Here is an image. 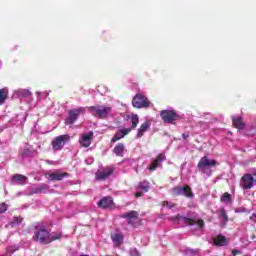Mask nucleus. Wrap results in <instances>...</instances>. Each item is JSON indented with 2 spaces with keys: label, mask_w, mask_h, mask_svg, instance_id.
<instances>
[{
  "label": "nucleus",
  "mask_w": 256,
  "mask_h": 256,
  "mask_svg": "<svg viewBox=\"0 0 256 256\" xmlns=\"http://www.w3.org/2000/svg\"><path fill=\"white\" fill-rule=\"evenodd\" d=\"M217 162L215 160H209L206 156L202 157L198 163L197 168L199 171H203L205 173L206 169H210V167H215Z\"/></svg>",
  "instance_id": "nucleus-8"
},
{
  "label": "nucleus",
  "mask_w": 256,
  "mask_h": 256,
  "mask_svg": "<svg viewBox=\"0 0 256 256\" xmlns=\"http://www.w3.org/2000/svg\"><path fill=\"white\" fill-rule=\"evenodd\" d=\"M2 119H4V117H0V121H2Z\"/></svg>",
  "instance_id": "nucleus-44"
},
{
  "label": "nucleus",
  "mask_w": 256,
  "mask_h": 256,
  "mask_svg": "<svg viewBox=\"0 0 256 256\" xmlns=\"http://www.w3.org/2000/svg\"><path fill=\"white\" fill-rule=\"evenodd\" d=\"M138 189L144 191V193H147V191H149V182H140L138 184Z\"/></svg>",
  "instance_id": "nucleus-29"
},
{
  "label": "nucleus",
  "mask_w": 256,
  "mask_h": 256,
  "mask_svg": "<svg viewBox=\"0 0 256 256\" xmlns=\"http://www.w3.org/2000/svg\"><path fill=\"white\" fill-rule=\"evenodd\" d=\"M8 96H9V89L7 88L0 89V105L5 104V101H7Z\"/></svg>",
  "instance_id": "nucleus-22"
},
{
  "label": "nucleus",
  "mask_w": 256,
  "mask_h": 256,
  "mask_svg": "<svg viewBox=\"0 0 256 256\" xmlns=\"http://www.w3.org/2000/svg\"><path fill=\"white\" fill-rule=\"evenodd\" d=\"M130 255L131 256H141V254H139V251L135 248L130 250Z\"/></svg>",
  "instance_id": "nucleus-33"
},
{
  "label": "nucleus",
  "mask_w": 256,
  "mask_h": 256,
  "mask_svg": "<svg viewBox=\"0 0 256 256\" xmlns=\"http://www.w3.org/2000/svg\"><path fill=\"white\" fill-rule=\"evenodd\" d=\"M113 174V167H106L104 169L98 170L96 172V179L97 181H105L107 177Z\"/></svg>",
  "instance_id": "nucleus-11"
},
{
  "label": "nucleus",
  "mask_w": 256,
  "mask_h": 256,
  "mask_svg": "<svg viewBox=\"0 0 256 256\" xmlns=\"http://www.w3.org/2000/svg\"><path fill=\"white\" fill-rule=\"evenodd\" d=\"M131 123H132V129H135L137 125H139V116L137 114H133L130 117Z\"/></svg>",
  "instance_id": "nucleus-27"
},
{
  "label": "nucleus",
  "mask_w": 256,
  "mask_h": 256,
  "mask_svg": "<svg viewBox=\"0 0 256 256\" xmlns=\"http://www.w3.org/2000/svg\"><path fill=\"white\" fill-rule=\"evenodd\" d=\"M7 127H9V122L7 124H5L4 126L0 127V133L5 131V129H7Z\"/></svg>",
  "instance_id": "nucleus-39"
},
{
  "label": "nucleus",
  "mask_w": 256,
  "mask_h": 256,
  "mask_svg": "<svg viewBox=\"0 0 256 256\" xmlns=\"http://www.w3.org/2000/svg\"><path fill=\"white\" fill-rule=\"evenodd\" d=\"M222 203H225L226 205H229L231 203V194L229 193H224L220 199Z\"/></svg>",
  "instance_id": "nucleus-28"
},
{
  "label": "nucleus",
  "mask_w": 256,
  "mask_h": 256,
  "mask_svg": "<svg viewBox=\"0 0 256 256\" xmlns=\"http://www.w3.org/2000/svg\"><path fill=\"white\" fill-rule=\"evenodd\" d=\"M95 161V159H93V157H88V158H86V160H85V163H86V165H93V162Z\"/></svg>",
  "instance_id": "nucleus-34"
},
{
  "label": "nucleus",
  "mask_w": 256,
  "mask_h": 256,
  "mask_svg": "<svg viewBox=\"0 0 256 256\" xmlns=\"http://www.w3.org/2000/svg\"><path fill=\"white\" fill-rule=\"evenodd\" d=\"M242 189H253L255 186V178L251 174H245L240 181Z\"/></svg>",
  "instance_id": "nucleus-9"
},
{
  "label": "nucleus",
  "mask_w": 256,
  "mask_h": 256,
  "mask_svg": "<svg viewBox=\"0 0 256 256\" xmlns=\"http://www.w3.org/2000/svg\"><path fill=\"white\" fill-rule=\"evenodd\" d=\"M93 139V132L88 134H82L79 140L81 147H89L91 145V141Z\"/></svg>",
  "instance_id": "nucleus-13"
},
{
  "label": "nucleus",
  "mask_w": 256,
  "mask_h": 256,
  "mask_svg": "<svg viewBox=\"0 0 256 256\" xmlns=\"http://www.w3.org/2000/svg\"><path fill=\"white\" fill-rule=\"evenodd\" d=\"M38 95V99H45V97H47V93H43V92H37L36 93Z\"/></svg>",
  "instance_id": "nucleus-36"
},
{
  "label": "nucleus",
  "mask_w": 256,
  "mask_h": 256,
  "mask_svg": "<svg viewBox=\"0 0 256 256\" xmlns=\"http://www.w3.org/2000/svg\"><path fill=\"white\" fill-rule=\"evenodd\" d=\"M112 242L114 243L115 247H119L123 243V233L121 232H114L111 234Z\"/></svg>",
  "instance_id": "nucleus-16"
},
{
  "label": "nucleus",
  "mask_w": 256,
  "mask_h": 256,
  "mask_svg": "<svg viewBox=\"0 0 256 256\" xmlns=\"http://www.w3.org/2000/svg\"><path fill=\"white\" fill-rule=\"evenodd\" d=\"M254 177H256V170L253 172Z\"/></svg>",
  "instance_id": "nucleus-43"
},
{
  "label": "nucleus",
  "mask_w": 256,
  "mask_h": 256,
  "mask_svg": "<svg viewBox=\"0 0 256 256\" xmlns=\"http://www.w3.org/2000/svg\"><path fill=\"white\" fill-rule=\"evenodd\" d=\"M23 223V218L21 216H15L13 219L10 221L9 225L11 227H17V225H21Z\"/></svg>",
  "instance_id": "nucleus-26"
},
{
  "label": "nucleus",
  "mask_w": 256,
  "mask_h": 256,
  "mask_svg": "<svg viewBox=\"0 0 256 256\" xmlns=\"http://www.w3.org/2000/svg\"><path fill=\"white\" fill-rule=\"evenodd\" d=\"M81 113H85V108L80 107V108H76L74 110H70L69 116L65 120V124L73 125V123L77 121V119L79 118V115Z\"/></svg>",
  "instance_id": "nucleus-7"
},
{
  "label": "nucleus",
  "mask_w": 256,
  "mask_h": 256,
  "mask_svg": "<svg viewBox=\"0 0 256 256\" xmlns=\"http://www.w3.org/2000/svg\"><path fill=\"white\" fill-rule=\"evenodd\" d=\"M122 219H126L128 223H133V221H137V217H139V213L137 211H130L128 213H124L121 215Z\"/></svg>",
  "instance_id": "nucleus-17"
},
{
  "label": "nucleus",
  "mask_w": 256,
  "mask_h": 256,
  "mask_svg": "<svg viewBox=\"0 0 256 256\" xmlns=\"http://www.w3.org/2000/svg\"><path fill=\"white\" fill-rule=\"evenodd\" d=\"M184 253H185V255H188V256H197V255H199V250H193L191 248H185Z\"/></svg>",
  "instance_id": "nucleus-30"
},
{
  "label": "nucleus",
  "mask_w": 256,
  "mask_h": 256,
  "mask_svg": "<svg viewBox=\"0 0 256 256\" xmlns=\"http://www.w3.org/2000/svg\"><path fill=\"white\" fill-rule=\"evenodd\" d=\"M51 181H62L64 177H67V173H51L49 174Z\"/></svg>",
  "instance_id": "nucleus-23"
},
{
  "label": "nucleus",
  "mask_w": 256,
  "mask_h": 256,
  "mask_svg": "<svg viewBox=\"0 0 256 256\" xmlns=\"http://www.w3.org/2000/svg\"><path fill=\"white\" fill-rule=\"evenodd\" d=\"M173 195H183L184 197H193V192H191V187H175L172 189Z\"/></svg>",
  "instance_id": "nucleus-10"
},
{
  "label": "nucleus",
  "mask_w": 256,
  "mask_h": 256,
  "mask_svg": "<svg viewBox=\"0 0 256 256\" xmlns=\"http://www.w3.org/2000/svg\"><path fill=\"white\" fill-rule=\"evenodd\" d=\"M17 249L13 248V246H10L7 248L8 253H15Z\"/></svg>",
  "instance_id": "nucleus-38"
},
{
  "label": "nucleus",
  "mask_w": 256,
  "mask_h": 256,
  "mask_svg": "<svg viewBox=\"0 0 256 256\" xmlns=\"http://www.w3.org/2000/svg\"><path fill=\"white\" fill-rule=\"evenodd\" d=\"M89 111L93 117L97 119H107V117H111V113H113V108L111 106L105 105H95L89 108Z\"/></svg>",
  "instance_id": "nucleus-2"
},
{
  "label": "nucleus",
  "mask_w": 256,
  "mask_h": 256,
  "mask_svg": "<svg viewBox=\"0 0 256 256\" xmlns=\"http://www.w3.org/2000/svg\"><path fill=\"white\" fill-rule=\"evenodd\" d=\"M160 117L165 123H173V121L179 119V115L173 109L161 111Z\"/></svg>",
  "instance_id": "nucleus-6"
},
{
  "label": "nucleus",
  "mask_w": 256,
  "mask_h": 256,
  "mask_svg": "<svg viewBox=\"0 0 256 256\" xmlns=\"http://www.w3.org/2000/svg\"><path fill=\"white\" fill-rule=\"evenodd\" d=\"M26 181H27V177L21 174H16L12 177V182L15 185H25Z\"/></svg>",
  "instance_id": "nucleus-20"
},
{
  "label": "nucleus",
  "mask_w": 256,
  "mask_h": 256,
  "mask_svg": "<svg viewBox=\"0 0 256 256\" xmlns=\"http://www.w3.org/2000/svg\"><path fill=\"white\" fill-rule=\"evenodd\" d=\"M228 243L229 241L223 235H218L216 238H214V244L218 247H225V245H228Z\"/></svg>",
  "instance_id": "nucleus-21"
},
{
  "label": "nucleus",
  "mask_w": 256,
  "mask_h": 256,
  "mask_svg": "<svg viewBox=\"0 0 256 256\" xmlns=\"http://www.w3.org/2000/svg\"><path fill=\"white\" fill-rule=\"evenodd\" d=\"M131 133V128H124L122 130H119L112 138V143H117L120 139H123L125 135H129Z\"/></svg>",
  "instance_id": "nucleus-15"
},
{
  "label": "nucleus",
  "mask_w": 256,
  "mask_h": 256,
  "mask_svg": "<svg viewBox=\"0 0 256 256\" xmlns=\"http://www.w3.org/2000/svg\"><path fill=\"white\" fill-rule=\"evenodd\" d=\"M218 212H219V215H220V220L222 221V225L223 226L227 225V222L229 221V218L227 217V213L225 212V208H220Z\"/></svg>",
  "instance_id": "nucleus-25"
},
{
  "label": "nucleus",
  "mask_w": 256,
  "mask_h": 256,
  "mask_svg": "<svg viewBox=\"0 0 256 256\" xmlns=\"http://www.w3.org/2000/svg\"><path fill=\"white\" fill-rule=\"evenodd\" d=\"M5 211H7V204L5 203L0 204V214L5 213Z\"/></svg>",
  "instance_id": "nucleus-35"
},
{
  "label": "nucleus",
  "mask_w": 256,
  "mask_h": 256,
  "mask_svg": "<svg viewBox=\"0 0 256 256\" xmlns=\"http://www.w3.org/2000/svg\"><path fill=\"white\" fill-rule=\"evenodd\" d=\"M165 154H160L156 160L152 162V164L148 167L150 171H155L158 167L161 166V162L165 161Z\"/></svg>",
  "instance_id": "nucleus-18"
},
{
  "label": "nucleus",
  "mask_w": 256,
  "mask_h": 256,
  "mask_svg": "<svg viewBox=\"0 0 256 256\" xmlns=\"http://www.w3.org/2000/svg\"><path fill=\"white\" fill-rule=\"evenodd\" d=\"M124 151H125V145H123L122 143H119L114 148V153L117 157H123Z\"/></svg>",
  "instance_id": "nucleus-24"
},
{
  "label": "nucleus",
  "mask_w": 256,
  "mask_h": 256,
  "mask_svg": "<svg viewBox=\"0 0 256 256\" xmlns=\"http://www.w3.org/2000/svg\"><path fill=\"white\" fill-rule=\"evenodd\" d=\"M113 198L111 197H104L98 202V207L102 209H113Z\"/></svg>",
  "instance_id": "nucleus-12"
},
{
  "label": "nucleus",
  "mask_w": 256,
  "mask_h": 256,
  "mask_svg": "<svg viewBox=\"0 0 256 256\" xmlns=\"http://www.w3.org/2000/svg\"><path fill=\"white\" fill-rule=\"evenodd\" d=\"M150 127H151V122L145 121L144 123H142L137 131L136 137L138 139H141V137H143L145 135V133H147V131H149Z\"/></svg>",
  "instance_id": "nucleus-14"
},
{
  "label": "nucleus",
  "mask_w": 256,
  "mask_h": 256,
  "mask_svg": "<svg viewBox=\"0 0 256 256\" xmlns=\"http://www.w3.org/2000/svg\"><path fill=\"white\" fill-rule=\"evenodd\" d=\"M163 207H167L168 209H173V207H175V204L172 202L165 201L163 202Z\"/></svg>",
  "instance_id": "nucleus-32"
},
{
  "label": "nucleus",
  "mask_w": 256,
  "mask_h": 256,
  "mask_svg": "<svg viewBox=\"0 0 256 256\" xmlns=\"http://www.w3.org/2000/svg\"><path fill=\"white\" fill-rule=\"evenodd\" d=\"M241 253H242L241 250H235V249L232 250V255L233 256L241 255Z\"/></svg>",
  "instance_id": "nucleus-37"
},
{
  "label": "nucleus",
  "mask_w": 256,
  "mask_h": 256,
  "mask_svg": "<svg viewBox=\"0 0 256 256\" xmlns=\"http://www.w3.org/2000/svg\"><path fill=\"white\" fill-rule=\"evenodd\" d=\"M183 137H184V139H187V137H189L188 135L186 136L185 134H183Z\"/></svg>",
  "instance_id": "nucleus-42"
},
{
  "label": "nucleus",
  "mask_w": 256,
  "mask_h": 256,
  "mask_svg": "<svg viewBox=\"0 0 256 256\" xmlns=\"http://www.w3.org/2000/svg\"><path fill=\"white\" fill-rule=\"evenodd\" d=\"M69 135H60L52 140V148L54 151H61L65 147V143L69 141Z\"/></svg>",
  "instance_id": "nucleus-5"
},
{
  "label": "nucleus",
  "mask_w": 256,
  "mask_h": 256,
  "mask_svg": "<svg viewBox=\"0 0 256 256\" xmlns=\"http://www.w3.org/2000/svg\"><path fill=\"white\" fill-rule=\"evenodd\" d=\"M48 190H49V187L46 184H42L35 189V193H47Z\"/></svg>",
  "instance_id": "nucleus-31"
},
{
  "label": "nucleus",
  "mask_w": 256,
  "mask_h": 256,
  "mask_svg": "<svg viewBox=\"0 0 256 256\" xmlns=\"http://www.w3.org/2000/svg\"><path fill=\"white\" fill-rule=\"evenodd\" d=\"M232 123L236 129H245V123L243 122V118L240 116H233Z\"/></svg>",
  "instance_id": "nucleus-19"
},
{
  "label": "nucleus",
  "mask_w": 256,
  "mask_h": 256,
  "mask_svg": "<svg viewBox=\"0 0 256 256\" xmlns=\"http://www.w3.org/2000/svg\"><path fill=\"white\" fill-rule=\"evenodd\" d=\"M132 105L136 109H145L151 106V102L147 99L146 95L136 94L132 100Z\"/></svg>",
  "instance_id": "nucleus-4"
},
{
  "label": "nucleus",
  "mask_w": 256,
  "mask_h": 256,
  "mask_svg": "<svg viewBox=\"0 0 256 256\" xmlns=\"http://www.w3.org/2000/svg\"><path fill=\"white\" fill-rule=\"evenodd\" d=\"M57 239H61V234H53L49 233L47 229H40L36 233V241L41 243L42 245H48L52 241H57Z\"/></svg>",
  "instance_id": "nucleus-3"
},
{
  "label": "nucleus",
  "mask_w": 256,
  "mask_h": 256,
  "mask_svg": "<svg viewBox=\"0 0 256 256\" xmlns=\"http://www.w3.org/2000/svg\"><path fill=\"white\" fill-rule=\"evenodd\" d=\"M171 221L174 222V225H190L193 229H197V231H203V226L205 223L201 219H189L183 216H176L174 218H170Z\"/></svg>",
  "instance_id": "nucleus-1"
},
{
  "label": "nucleus",
  "mask_w": 256,
  "mask_h": 256,
  "mask_svg": "<svg viewBox=\"0 0 256 256\" xmlns=\"http://www.w3.org/2000/svg\"><path fill=\"white\" fill-rule=\"evenodd\" d=\"M142 196H143V194H142L141 192H137V193L135 194V197H137V198L142 197Z\"/></svg>",
  "instance_id": "nucleus-41"
},
{
  "label": "nucleus",
  "mask_w": 256,
  "mask_h": 256,
  "mask_svg": "<svg viewBox=\"0 0 256 256\" xmlns=\"http://www.w3.org/2000/svg\"><path fill=\"white\" fill-rule=\"evenodd\" d=\"M250 220L255 222L256 221V214H252L250 216Z\"/></svg>",
  "instance_id": "nucleus-40"
}]
</instances>
